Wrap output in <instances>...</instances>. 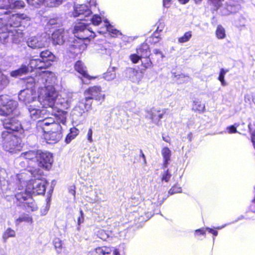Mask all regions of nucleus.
<instances>
[{
    "label": "nucleus",
    "instance_id": "nucleus-1",
    "mask_svg": "<svg viewBox=\"0 0 255 255\" xmlns=\"http://www.w3.org/2000/svg\"><path fill=\"white\" fill-rule=\"evenodd\" d=\"M25 173L8 174L4 168L0 169V186L6 196L14 193V203L17 207L27 211L33 212L38 209L32 197L31 191L27 188Z\"/></svg>",
    "mask_w": 255,
    "mask_h": 255
},
{
    "label": "nucleus",
    "instance_id": "nucleus-2",
    "mask_svg": "<svg viewBox=\"0 0 255 255\" xmlns=\"http://www.w3.org/2000/svg\"><path fill=\"white\" fill-rule=\"evenodd\" d=\"M52 73L48 71H42L27 79V83L34 88L39 89L38 102L42 107H53L57 93L52 85L47 84L48 78Z\"/></svg>",
    "mask_w": 255,
    "mask_h": 255
},
{
    "label": "nucleus",
    "instance_id": "nucleus-3",
    "mask_svg": "<svg viewBox=\"0 0 255 255\" xmlns=\"http://www.w3.org/2000/svg\"><path fill=\"white\" fill-rule=\"evenodd\" d=\"M52 117H45L39 120L36 124L37 128H40L46 132H62V126H65L67 112L64 111H58L57 113L51 112Z\"/></svg>",
    "mask_w": 255,
    "mask_h": 255
},
{
    "label": "nucleus",
    "instance_id": "nucleus-4",
    "mask_svg": "<svg viewBox=\"0 0 255 255\" xmlns=\"http://www.w3.org/2000/svg\"><path fill=\"white\" fill-rule=\"evenodd\" d=\"M30 18L25 14H11L6 10L0 15V25L5 24L10 29L22 28L30 24Z\"/></svg>",
    "mask_w": 255,
    "mask_h": 255
},
{
    "label": "nucleus",
    "instance_id": "nucleus-5",
    "mask_svg": "<svg viewBox=\"0 0 255 255\" xmlns=\"http://www.w3.org/2000/svg\"><path fill=\"white\" fill-rule=\"evenodd\" d=\"M0 141L4 150L9 153H16L22 148L20 138L12 131H3L1 133Z\"/></svg>",
    "mask_w": 255,
    "mask_h": 255
},
{
    "label": "nucleus",
    "instance_id": "nucleus-6",
    "mask_svg": "<svg viewBox=\"0 0 255 255\" xmlns=\"http://www.w3.org/2000/svg\"><path fill=\"white\" fill-rule=\"evenodd\" d=\"M80 22L76 24L73 30L75 37L80 40L94 38L96 35L89 27L88 19L79 18Z\"/></svg>",
    "mask_w": 255,
    "mask_h": 255
},
{
    "label": "nucleus",
    "instance_id": "nucleus-7",
    "mask_svg": "<svg viewBox=\"0 0 255 255\" xmlns=\"http://www.w3.org/2000/svg\"><path fill=\"white\" fill-rule=\"evenodd\" d=\"M73 95L71 93H62L60 95L57 94L55 98V103L53 107H43L44 108L50 109L48 112L57 113L58 111H62L59 110L61 108L63 109H68L71 106V103L73 100Z\"/></svg>",
    "mask_w": 255,
    "mask_h": 255
},
{
    "label": "nucleus",
    "instance_id": "nucleus-8",
    "mask_svg": "<svg viewBox=\"0 0 255 255\" xmlns=\"http://www.w3.org/2000/svg\"><path fill=\"white\" fill-rule=\"evenodd\" d=\"M17 102L6 96H0V115H16Z\"/></svg>",
    "mask_w": 255,
    "mask_h": 255
},
{
    "label": "nucleus",
    "instance_id": "nucleus-9",
    "mask_svg": "<svg viewBox=\"0 0 255 255\" xmlns=\"http://www.w3.org/2000/svg\"><path fill=\"white\" fill-rule=\"evenodd\" d=\"M47 184L45 179L37 178L29 180L26 186L29 190L31 191V194L40 195L44 194Z\"/></svg>",
    "mask_w": 255,
    "mask_h": 255
},
{
    "label": "nucleus",
    "instance_id": "nucleus-10",
    "mask_svg": "<svg viewBox=\"0 0 255 255\" xmlns=\"http://www.w3.org/2000/svg\"><path fill=\"white\" fill-rule=\"evenodd\" d=\"M27 86L26 89L21 90L18 94L19 101L25 105L36 102L37 98L35 89L32 86L29 88L28 85Z\"/></svg>",
    "mask_w": 255,
    "mask_h": 255
},
{
    "label": "nucleus",
    "instance_id": "nucleus-11",
    "mask_svg": "<svg viewBox=\"0 0 255 255\" xmlns=\"http://www.w3.org/2000/svg\"><path fill=\"white\" fill-rule=\"evenodd\" d=\"M37 162L39 167L49 170L51 168L53 162L52 154L49 152H39Z\"/></svg>",
    "mask_w": 255,
    "mask_h": 255
},
{
    "label": "nucleus",
    "instance_id": "nucleus-12",
    "mask_svg": "<svg viewBox=\"0 0 255 255\" xmlns=\"http://www.w3.org/2000/svg\"><path fill=\"white\" fill-rule=\"evenodd\" d=\"M93 99L92 98L88 95L85 96L84 102L81 101L79 102L78 105L73 109L72 111L73 115L81 116L85 111L89 110L91 108L92 100Z\"/></svg>",
    "mask_w": 255,
    "mask_h": 255
},
{
    "label": "nucleus",
    "instance_id": "nucleus-13",
    "mask_svg": "<svg viewBox=\"0 0 255 255\" xmlns=\"http://www.w3.org/2000/svg\"><path fill=\"white\" fill-rule=\"evenodd\" d=\"M16 162L18 163L19 166L22 168L26 169V168H28L29 169L27 170H25L24 172L22 173H25V177L27 180H28L29 177L30 176H33L34 177H36V173L37 172L36 170H33L31 167H33V165H31V163L29 162V160H27L25 158H24L21 155H20L19 157L17 159ZM22 173V172L21 173Z\"/></svg>",
    "mask_w": 255,
    "mask_h": 255
},
{
    "label": "nucleus",
    "instance_id": "nucleus-14",
    "mask_svg": "<svg viewBox=\"0 0 255 255\" xmlns=\"http://www.w3.org/2000/svg\"><path fill=\"white\" fill-rule=\"evenodd\" d=\"M2 124L4 128L6 129L20 132L22 130L20 123L15 117L5 118L2 120Z\"/></svg>",
    "mask_w": 255,
    "mask_h": 255
},
{
    "label": "nucleus",
    "instance_id": "nucleus-15",
    "mask_svg": "<svg viewBox=\"0 0 255 255\" xmlns=\"http://www.w3.org/2000/svg\"><path fill=\"white\" fill-rule=\"evenodd\" d=\"M241 0H230L226 5L221 8V13L223 15H229L231 13H235L241 9Z\"/></svg>",
    "mask_w": 255,
    "mask_h": 255
},
{
    "label": "nucleus",
    "instance_id": "nucleus-16",
    "mask_svg": "<svg viewBox=\"0 0 255 255\" xmlns=\"http://www.w3.org/2000/svg\"><path fill=\"white\" fill-rule=\"evenodd\" d=\"M165 113L164 109L153 108L147 111L146 117L151 120L153 123L157 124Z\"/></svg>",
    "mask_w": 255,
    "mask_h": 255
},
{
    "label": "nucleus",
    "instance_id": "nucleus-17",
    "mask_svg": "<svg viewBox=\"0 0 255 255\" xmlns=\"http://www.w3.org/2000/svg\"><path fill=\"white\" fill-rule=\"evenodd\" d=\"M92 13V10L86 4H79L75 6L73 15L74 17H80V18L88 19Z\"/></svg>",
    "mask_w": 255,
    "mask_h": 255
},
{
    "label": "nucleus",
    "instance_id": "nucleus-18",
    "mask_svg": "<svg viewBox=\"0 0 255 255\" xmlns=\"http://www.w3.org/2000/svg\"><path fill=\"white\" fill-rule=\"evenodd\" d=\"M27 46L33 49H38L45 46L46 43L41 36H32L27 38L26 40Z\"/></svg>",
    "mask_w": 255,
    "mask_h": 255
},
{
    "label": "nucleus",
    "instance_id": "nucleus-19",
    "mask_svg": "<svg viewBox=\"0 0 255 255\" xmlns=\"http://www.w3.org/2000/svg\"><path fill=\"white\" fill-rule=\"evenodd\" d=\"M75 70L81 75L80 77L84 84H88L89 81L92 78L88 73L87 68L81 61H77L74 66Z\"/></svg>",
    "mask_w": 255,
    "mask_h": 255
},
{
    "label": "nucleus",
    "instance_id": "nucleus-20",
    "mask_svg": "<svg viewBox=\"0 0 255 255\" xmlns=\"http://www.w3.org/2000/svg\"><path fill=\"white\" fill-rule=\"evenodd\" d=\"M85 96H90L95 100L100 101L105 99V95L103 94L101 88L99 86H93L89 88L84 93Z\"/></svg>",
    "mask_w": 255,
    "mask_h": 255
},
{
    "label": "nucleus",
    "instance_id": "nucleus-21",
    "mask_svg": "<svg viewBox=\"0 0 255 255\" xmlns=\"http://www.w3.org/2000/svg\"><path fill=\"white\" fill-rule=\"evenodd\" d=\"M67 31H65L63 29H59L53 32L51 36L53 44H63L67 39Z\"/></svg>",
    "mask_w": 255,
    "mask_h": 255
},
{
    "label": "nucleus",
    "instance_id": "nucleus-22",
    "mask_svg": "<svg viewBox=\"0 0 255 255\" xmlns=\"http://www.w3.org/2000/svg\"><path fill=\"white\" fill-rule=\"evenodd\" d=\"M28 110L30 118L33 121L43 117L42 115L46 112L45 109L41 110L38 106L30 105L28 108Z\"/></svg>",
    "mask_w": 255,
    "mask_h": 255
},
{
    "label": "nucleus",
    "instance_id": "nucleus-23",
    "mask_svg": "<svg viewBox=\"0 0 255 255\" xmlns=\"http://www.w3.org/2000/svg\"><path fill=\"white\" fill-rule=\"evenodd\" d=\"M40 58L47 68L51 65V62L54 61L55 56L49 50H45L40 52Z\"/></svg>",
    "mask_w": 255,
    "mask_h": 255
},
{
    "label": "nucleus",
    "instance_id": "nucleus-24",
    "mask_svg": "<svg viewBox=\"0 0 255 255\" xmlns=\"http://www.w3.org/2000/svg\"><path fill=\"white\" fill-rule=\"evenodd\" d=\"M23 30L22 28H19L10 29V40L12 43L18 44L23 40Z\"/></svg>",
    "mask_w": 255,
    "mask_h": 255
},
{
    "label": "nucleus",
    "instance_id": "nucleus-25",
    "mask_svg": "<svg viewBox=\"0 0 255 255\" xmlns=\"http://www.w3.org/2000/svg\"><path fill=\"white\" fill-rule=\"evenodd\" d=\"M44 138L48 143H55L58 142L62 137V132H44Z\"/></svg>",
    "mask_w": 255,
    "mask_h": 255
},
{
    "label": "nucleus",
    "instance_id": "nucleus-26",
    "mask_svg": "<svg viewBox=\"0 0 255 255\" xmlns=\"http://www.w3.org/2000/svg\"><path fill=\"white\" fill-rule=\"evenodd\" d=\"M127 74L130 80L135 83L138 82L143 77L141 72L132 68H128L127 69Z\"/></svg>",
    "mask_w": 255,
    "mask_h": 255
},
{
    "label": "nucleus",
    "instance_id": "nucleus-27",
    "mask_svg": "<svg viewBox=\"0 0 255 255\" xmlns=\"http://www.w3.org/2000/svg\"><path fill=\"white\" fill-rule=\"evenodd\" d=\"M0 41L4 44L10 40V28L5 24L0 25Z\"/></svg>",
    "mask_w": 255,
    "mask_h": 255
},
{
    "label": "nucleus",
    "instance_id": "nucleus-28",
    "mask_svg": "<svg viewBox=\"0 0 255 255\" xmlns=\"http://www.w3.org/2000/svg\"><path fill=\"white\" fill-rule=\"evenodd\" d=\"M39 152L29 150L26 152H22L20 155L25 158L27 160H29V162L31 163L33 166L35 163V161H37V156Z\"/></svg>",
    "mask_w": 255,
    "mask_h": 255
},
{
    "label": "nucleus",
    "instance_id": "nucleus-29",
    "mask_svg": "<svg viewBox=\"0 0 255 255\" xmlns=\"http://www.w3.org/2000/svg\"><path fill=\"white\" fill-rule=\"evenodd\" d=\"M29 71L28 66L26 65L22 64L16 70H13L10 72V75L13 78H17L23 75L26 74Z\"/></svg>",
    "mask_w": 255,
    "mask_h": 255
},
{
    "label": "nucleus",
    "instance_id": "nucleus-30",
    "mask_svg": "<svg viewBox=\"0 0 255 255\" xmlns=\"http://www.w3.org/2000/svg\"><path fill=\"white\" fill-rule=\"evenodd\" d=\"M105 23V27L104 28L103 31H99L98 32L100 33H105L106 31H108L111 35V36L115 37L119 35H121L122 33L118 30L114 29V27L109 23L107 20H104Z\"/></svg>",
    "mask_w": 255,
    "mask_h": 255
},
{
    "label": "nucleus",
    "instance_id": "nucleus-31",
    "mask_svg": "<svg viewBox=\"0 0 255 255\" xmlns=\"http://www.w3.org/2000/svg\"><path fill=\"white\" fill-rule=\"evenodd\" d=\"M111 247H101L96 248L91 252V255H108L112 252Z\"/></svg>",
    "mask_w": 255,
    "mask_h": 255
},
{
    "label": "nucleus",
    "instance_id": "nucleus-32",
    "mask_svg": "<svg viewBox=\"0 0 255 255\" xmlns=\"http://www.w3.org/2000/svg\"><path fill=\"white\" fill-rule=\"evenodd\" d=\"M136 53L139 54L141 58L149 57L150 51L148 45L145 43L141 44L140 47L137 49Z\"/></svg>",
    "mask_w": 255,
    "mask_h": 255
},
{
    "label": "nucleus",
    "instance_id": "nucleus-33",
    "mask_svg": "<svg viewBox=\"0 0 255 255\" xmlns=\"http://www.w3.org/2000/svg\"><path fill=\"white\" fill-rule=\"evenodd\" d=\"M44 65L40 58L39 59H32L29 61L28 64V67L29 66L32 69H46V68Z\"/></svg>",
    "mask_w": 255,
    "mask_h": 255
},
{
    "label": "nucleus",
    "instance_id": "nucleus-34",
    "mask_svg": "<svg viewBox=\"0 0 255 255\" xmlns=\"http://www.w3.org/2000/svg\"><path fill=\"white\" fill-rule=\"evenodd\" d=\"M161 154L164 159L163 167L166 168L170 160L171 151L168 147H164L161 150Z\"/></svg>",
    "mask_w": 255,
    "mask_h": 255
},
{
    "label": "nucleus",
    "instance_id": "nucleus-35",
    "mask_svg": "<svg viewBox=\"0 0 255 255\" xmlns=\"http://www.w3.org/2000/svg\"><path fill=\"white\" fill-rule=\"evenodd\" d=\"M9 82L8 76L3 73H0V92L4 89L9 85Z\"/></svg>",
    "mask_w": 255,
    "mask_h": 255
},
{
    "label": "nucleus",
    "instance_id": "nucleus-36",
    "mask_svg": "<svg viewBox=\"0 0 255 255\" xmlns=\"http://www.w3.org/2000/svg\"><path fill=\"white\" fill-rule=\"evenodd\" d=\"M22 222L31 223L32 218L29 215L24 213L15 220V224L16 225H18Z\"/></svg>",
    "mask_w": 255,
    "mask_h": 255
},
{
    "label": "nucleus",
    "instance_id": "nucleus-37",
    "mask_svg": "<svg viewBox=\"0 0 255 255\" xmlns=\"http://www.w3.org/2000/svg\"><path fill=\"white\" fill-rule=\"evenodd\" d=\"M103 77L107 81H111L115 79L116 77V68H109L108 71L104 74Z\"/></svg>",
    "mask_w": 255,
    "mask_h": 255
},
{
    "label": "nucleus",
    "instance_id": "nucleus-38",
    "mask_svg": "<svg viewBox=\"0 0 255 255\" xmlns=\"http://www.w3.org/2000/svg\"><path fill=\"white\" fill-rule=\"evenodd\" d=\"M15 232L10 228H8L3 233L2 239L3 242L5 243L7 242L9 238H14L15 237Z\"/></svg>",
    "mask_w": 255,
    "mask_h": 255
},
{
    "label": "nucleus",
    "instance_id": "nucleus-39",
    "mask_svg": "<svg viewBox=\"0 0 255 255\" xmlns=\"http://www.w3.org/2000/svg\"><path fill=\"white\" fill-rule=\"evenodd\" d=\"M215 34L218 39H223L226 37L225 29L221 25L217 26Z\"/></svg>",
    "mask_w": 255,
    "mask_h": 255
},
{
    "label": "nucleus",
    "instance_id": "nucleus-40",
    "mask_svg": "<svg viewBox=\"0 0 255 255\" xmlns=\"http://www.w3.org/2000/svg\"><path fill=\"white\" fill-rule=\"evenodd\" d=\"M78 133L79 130L77 128H71L70 133L67 134L65 138V142L67 143H70L72 139L75 138Z\"/></svg>",
    "mask_w": 255,
    "mask_h": 255
},
{
    "label": "nucleus",
    "instance_id": "nucleus-41",
    "mask_svg": "<svg viewBox=\"0 0 255 255\" xmlns=\"http://www.w3.org/2000/svg\"><path fill=\"white\" fill-rule=\"evenodd\" d=\"M24 2L20 0H11L9 9L20 8L24 6Z\"/></svg>",
    "mask_w": 255,
    "mask_h": 255
},
{
    "label": "nucleus",
    "instance_id": "nucleus-42",
    "mask_svg": "<svg viewBox=\"0 0 255 255\" xmlns=\"http://www.w3.org/2000/svg\"><path fill=\"white\" fill-rule=\"evenodd\" d=\"M192 36L191 31L186 32L184 35L178 38V41L180 43H185L189 41Z\"/></svg>",
    "mask_w": 255,
    "mask_h": 255
},
{
    "label": "nucleus",
    "instance_id": "nucleus-43",
    "mask_svg": "<svg viewBox=\"0 0 255 255\" xmlns=\"http://www.w3.org/2000/svg\"><path fill=\"white\" fill-rule=\"evenodd\" d=\"M137 212L139 214H140V217L139 219L141 220V222L144 221H147L150 217V214H149L148 212H146L143 209L141 208H139Z\"/></svg>",
    "mask_w": 255,
    "mask_h": 255
},
{
    "label": "nucleus",
    "instance_id": "nucleus-44",
    "mask_svg": "<svg viewBox=\"0 0 255 255\" xmlns=\"http://www.w3.org/2000/svg\"><path fill=\"white\" fill-rule=\"evenodd\" d=\"M112 233L109 231L100 230L98 231L97 236L103 240H107L111 235Z\"/></svg>",
    "mask_w": 255,
    "mask_h": 255
},
{
    "label": "nucleus",
    "instance_id": "nucleus-45",
    "mask_svg": "<svg viewBox=\"0 0 255 255\" xmlns=\"http://www.w3.org/2000/svg\"><path fill=\"white\" fill-rule=\"evenodd\" d=\"M192 108L193 110L201 113L204 112L205 105L202 104L201 102L194 101Z\"/></svg>",
    "mask_w": 255,
    "mask_h": 255
},
{
    "label": "nucleus",
    "instance_id": "nucleus-46",
    "mask_svg": "<svg viewBox=\"0 0 255 255\" xmlns=\"http://www.w3.org/2000/svg\"><path fill=\"white\" fill-rule=\"evenodd\" d=\"M102 22L101 17L97 14L94 15L92 17L88 18L89 24L92 23L94 25H98Z\"/></svg>",
    "mask_w": 255,
    "mask_h": 255
},
{
    "label": "nucleus",
    "instance_id": "nucleus-47",
    "mask_svg": "<svg viewBox=\"0 0 255 255\" xmlns=\"http://www.w3.org/2000/svg\"><path fill=\"white\" fill-rule=\"evenodd\" d=\"M62 0H44V4L48 7L57 6L62 3Z\"/></svg>",
    "mask_w": 255,
    "mask_h": 255
},
{
    "label": "nucleus",
    "instance_id": "nucleus-48",
    "mask_svg": "<svg viewBox=\"0 0 255 255\" xmlns=\"http://www.w3.org/2000/svg\"><path fill=\"white\" fill-rule=\"evenodd\" d=\"M228 70L224 69V68H222L220 70L219 75L218 77V80L221 82V85L223 86L226 85V82L225 81L224 78L226 74L228 72Z\"/></svg>",
    "mask_w": 255,
    "mask_h": 255
},
{
    "label": "nucleus",
    "instance_id": "nucleus-49",
    "mask_svg": "<svg viewBox=\"0 0 255 255\" xmlns=\"http://www.w3.org/2000/svg\"><path fill=\"white\" fill-rule=\"evenodd\" d=\"M53 245L58 253H60L62 252L63 244L61 240L59 238H55L53 240Z\"/></svg>",
    "mask_w": 255,
    "mask_h": 255
},
{
    "label": "nucleus",
    "instance_id": "nucleus-50",
    "mask_svg": "<svg viewBox=\"0 0 255 255\" xmlns=\"http://www.w3.org/2000/svg\"><path fill=\"white\" fill-rule=\"evenodd\" d=\"M30 6L34 7H38L44 3V0H26Z\"/></svg>",
    "mask_w": 255,
    "mask_h": 255
},
{
    "label": "nucleus",
    "instance_id": "nucleus-51",
    "mask_svg": "<svg viewBox=\"0 0 255 255\" xmlns=\"http://www.w3.org/2000/svg\"><path fill=\"white\" fill-rule=\"evenodd\" d=\"M164 27V24L163 23L160 22L156 28V31L154 33V35L156 39V40L155 41V42L158 41L159 40V38L158 37V36L157 35V34L161 31H163Z\"/></svg>",
    "mask_w": 255,
    "mask_h": 255
},
{
    "label": "nucleus",
    "instance_id": "nucleus-52",
    "mask_svg": "<svg viewBox=\"0 0 255 255\" xmlns=\"http://www.w3.org/2000/svg\"><path fill=\"white\" fill-rule=\"evenodd\" d=\"M144 60L141 61L142 66L146 69L151 68L153 66L152 63L148 57L143 58Z\"/></svg>",
    "mask_w": 255,
    "mask_h": 255
},
{
    "label": "nucleus",
    "instance_id": "nucleus-53",
    "mask_svg": "<svg viewBox=\"0 0 255 255\" xmlns=\"http://www.w3.org/2000/svg\"><path fill=\"white\" fill-rule=\"evenodd\" d=\"M11 0H0V8L5 9L7 10L9 8Z\"/></svg>",
    "mask_w": 255,
    "mask_h": 255
},
{
    "label": "nucleus",
    "instance_id": "nucleus-54",
    "mask_svg": "<svg viewBox=\"0 0 255 255\" xmlns=\"http://www.w3.org/2000/svg\"><path fill=\"white\" fill-rule=\"evenodd\" d=\"M11 63L6 60V59H0V66L2 70H5L7 68L10 67Z\"/></svg>",
    "mask_w": 255,
    "mask_h": 255
},
{
    "label": "nucleus",
    "instance_id": "nucleus-55",
    "mask_svg": "<svg viewBox=\"0 0 255 255\" xmlns=\"http://www.w3.org/2000/svg\"><path fill=\"white\" fill-rule=\"evenodd\" d=\"M171 177V174L169 173V170L167 169L162 173L161 180L162 181H165V182H167L169 181Z\"/></svg>",
    "mask_w": 255,
    "mask_h": 255
},
{
    "label": "nucleus",
    "instance_id": "nucleus-56",
    "mask_svg": "<svg viewBox=\"0 0 255 255\" xmlns=\"http://www.w3.org/2000/svg\"><path fill=\"white\" fill-rule=\"evenodd\" d=\"M181 188L177 185H174L169 191L168 193L170 195H173L176 193L181 192Z\"/></svg>",
    "mask_w": 255,
    "mask_h": 255
},
{
    "label": "nucleus",
    "instance_id": "nucleus-57",
    "mask_svg": "<svg viewBox=\"0 0 255 255\" xmlns=\"http://www.w3.org/2000/svg\"><path fill=\"white\" fill-rule=\"evenodd\" d=\"M130 58L131 61L133 63H136L138 62L139 59H141L142 58L137 53L135 54H132L130 56Z\"/></svg>",
    "mask_w": 255,
    "mask_h": 255
},
{
    "label": "nucleus",
    "instance_id": "nucleus-58",
    "mask_svg": "<svg viewBox=\"0 0 255 255\" xmlns=\"http://www.w3.org/2000/svg\"><path fill=\"white\" fill-rule=\"evenodd\" d=\"M92 135H93V130L91 128H90L88 129L87 134V138L88 141L90 143H92L93 141Z\"/></svg>",
    "mask_w": 255,
    "mask_h": 255
},
{
    "label": "nucleus",
    "instance_id": "nucleus-59",
    "mask_svg": "<svg viewBox=\"0 0 255 255\" xmlns=\"http://www.w3.org/2000/svg\"><path fill=\"white\" fill-rule=\"evenodd\" d=\"M226 130H227L228 132L230 134L237 133L238 132L237 129H236L235 127L232 126L227 127L226 128Z\"/></svg>",
    "mask_w": 255,
    "mask_h": 255
},
{
    "label": "nucleus",
    "instance_id": "nucleus-60",
    "mask_svg": "<svg viewBox=\"0 0 255 255\" xmlns=\"http://www.w3.org/2000/svg\"><path fill=\"white\" fill-rule=\"evenodd\" d=\"M206 234L205 228H202L196 230L195 232V236L203 235L204 236Z\"/></svg>",
    "mask_w": 255,
    "mask_h": 255
},
{
    "label": "nucleus",
    "instance_id": "nucleus-61",
    "mask_svg": "<svg viewBox=\"0 0 255 255\" xmlns=\"http://www.w3.org/2000/svg\"><path fill=\"white\" fill-rule=\"evenodd\" d=\"M212 4L215 5L216 9H218L221 5V0H212Z\"/></svg>",
    "mask_w": 255,
    "mask_h": 255
},
{
    "label": "nucleus",
    "instance_id": "nucleus-62",
    "mask_svg": "<svg viewBox=\"0 0 255 255\" xmlns=\"http://www.w3.org/2000/svg\"><path fill=\"white\" fill-rule=\"evenodd\" d=\"M212 4L215 5L216 9H218L221 5V0H212Z\"/></svg>",
    "mask_w": 255,
    "mask_h": 255
},
{
    "label": "nucleus",
    "instance_id": "nucleus-63",
    "mask_svg": "<svg viewBox=\"0 0 255 255\" xmlns=\"http://www.w3.org/2000/svg\"><path fill=\"white\" fill-rule=\"evenodd\" d=\"M80 216L79 217L78 219V224H80L81 223H83L84 221V213L82 210H80Z\"/></svg>",
    "mask_w": 255,
    "mask_h": 255
},
{
    "label": "nucleus",
    "instance_id": "nucleus-64",
    "mask_svg": "<svg viewBox=\"0 0 255 255\" xmlns=\"http://www.w3.org/2000/svg\"><path fill=\"white\" fill-rule=\"evenodd\" d=\"M251 96L249 94H246L244 97V100L246 103H249L251 100Z\"/></svg>",
    "mask_w": 255,
    "mask_h": 255
}]
</instances>
